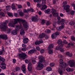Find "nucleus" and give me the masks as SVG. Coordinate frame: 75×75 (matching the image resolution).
<instances>
[{
	"label": "nucleus",
	"instance_id": "f257e3e1",
	"mask_svg": "<svg viewBox=\"0 0 75 75\" xmlns=\"http://www.w3.org/2000/svg\"><path fill=\"white\" fill-rule=\"evenodd\" d=\"M14 22L13 21H11L10 23H9L8 25L9 26H11V27H14V24H17L18 22H20V21H22L23 23V27H25V28H27L28 27V25H27V22H25V20H23L20 18H16L14 19Z\"/></svg>",
	"mask_w": 75,
	"mask_h": 75
},
{
	"label": "nucleus",
	"instance_id": "f03ea898",
	"mask_svg": "<svg viewBox=\"0 0 75 75\" xmlns=\"http://www.w3.org/2000/svg\"><path fill=\"white\" fill-rule=\"evenodd\" d=\"M5 61V59L4 58L0 56V63L1 62L0 64V67L1 69H4L6 68V64L4 63V62Z\"/></svg>",
	"mask_w": 75,
	"mask_h": 75
},
{
	"label": "nucleus",
	"instance_id": "7ed1b4c3",
	"mask_svg": "<svg viewBox=\"0 0 75 75\" xmlns=\"http://www.w3.org/2000/svg\"><path fill=\"white\" fill-rule=\"evenodd\" d=\"M8 21H6L5 22L1 23L0 28H1L2 31H5L6 30V28H7V24L8 23Z\"/></svg>",
	"mask_w": 75,
	"mask_h": 75
},
{
	"label": "nucleus",
	"instance_id": "20e7f679",
	"mask_svg": "<svg viewBox=\"0 0 75 75\" xmlns=\"http://www.w3.org/2000/svg\"><path fill=\"white\" fill-rule=\"evenodd\" d=\"M51 13H52L54 17H57L58 16V13H57L56 10L54 8H52L51 11Z\"/></svg>",
	"mask_w": 75,
	"mask_h": 75
},
{
	"label": "nucleus",
	"instance_id": "39448f33",
	"mask_svg": "<svg viewBox=\"0 0 75 75\" xmlns=\"http://www.w3.org/2000/svg\"><path fill=\"white\" fill-rule=\"evenodd\" d=\"M59 63L60 64V66L61 67V68H65L66 66H67V64L66 63H64L63 65V60L62 59H60L59 60Z\"/></svg>",
	"mask_w": 75,
	"mask_h": 75
},
{
	"label": "nucleus",
	"instance_id": "423d86ee",
	"mask_svg": "<svg viewBox=\"0 0 75 75\" xmlns=\"http://www.w3.org/2000/svg\"><path fill=\"white\" fill-rule=\"evenodd\" d=\"M19 57H20L22 59H25L27 58V55L24 53L22 52L19 54Z\"/></svg>",
	"mask_w": 75,
	"mask_h": 75
},
{
	"label": "nucleus",
	"instance_id": "0eeeda50",
	"mask_svg": "<svg viewBox=\"0 0 75 75\" xmlns=\"http://www.w3.org/2000/svg\"><path fill=\"white\" fill-rule=\"evenodd\" d=\"M42 62H39V64L38 65V70H41L44 67V65L42 63Z\"/></svg>",
	"mask_w": 75,
	"mask_h": 75
},
{
	"label": "nucleus",
	"instance_id": "6e6552de",
	"mask_svg": "<svg viewBox=\"0 0 75 75\" xmlns=\"http://www.w3.org/2000/svg\"><path fill=\"white\" fill-rule=\"evenodd\" d=\"M74 61L73 60H70L68 62V64L70 65L71 67H74Z\"/></svg>",
	"mask_w": 75,
	"mask_h": 75
},
{
	"label": "nucleus",
	"instance_id": "1a4fd4ad",
	"mask_svg": "<svg viewBox=\"0 0 75 75\" xmlns=\"http://www.w3.org/2000/svg\"><path fill=\"white\" fill-rule=\"evenodd\" d=\"M69 7H70L69 5H67L64 7V10H65L66 12L68 13L69 11Z\"/></svg>",
	"mask_w": 75,
	"mask_h": 75
},
{
	"label": "nucleus",
	"instance_id": "9d476101",
	"mask_svg": "<svg viewBox=\"0 0 75 75\" xmlns=\"http://www.w3.org/2000/svg\"><path fill=\"white\" fill-rule=\"evenodd\" d=\"M0 38H2L3 40H7V36L6 35H0Z\"/></svg>",
	"mask_w": 75,
	"mask_h": 75
},
{
	"label": "nucleus",
	"instance_id": "9b49d317",
	"mask_svg": "<svg viewBox=\"0 0 75 75\" xmlns=\"http://www.w3.org/2000/svg\"><path fill=\"white\" fill-rule=\"evenodd\" d=\"M32 68H33V67L31 64V62H30L29 63L28 67V69L29 71H31L32 70Z\"/></svg>",
	"mask_w": 75,
	"mask_h": 75
},
{
	"label": "nucleus",
	"instance_id": "f8f14e48",
	"mask_svg": "<svg viewBox=\"0 0 75 75\" xmlns=\"http://www.w3.org/2000/svg\"><path fill=\"white\" fill-rule=\"evenodd\" d=\"M38 59H39V62H42L44 61V57L42 56H40L38 57Z\"/></svg>",
	"mask_w": 75,
	"mask_h": 75
},
{
	"label": "nucleus",
	"instance_id": "ddd939ff",
	"mask_svg": "<svg viewBox=\"0 0 75 75\" xmlns=\"http://www.w3.org/2000/svg\"><path fill=\"white\" fill-rule=\"evenodd\" d=\"M63 47V44H61L60 46H58L56 47V50H60Z\"/></svg>",
	"mask_w": 75,
	"mask_h": 75
},
{
	"label": "nucleus",
	"instance_id": "4468645a",
	"mask_svg": "<svg viewBox=\"0 0 75 75\" xmlns=\"http://www.w3.org/2000/svg\"><path fill=\"white\" fill-rule=\"evenodd\" d=\"M29 20H31L29 21L30 22H31L32 21H36L37 20V18L33 16L32 17V19H30Z\"/></svg>",
	"mask_w": 75,
	"mask_h": 75
},
{
	"label": "nucleus",
	"instance_id": "2eb2a0df",
	"mask_svg": "<svg viewBox=\"0 0 75 75\" xmlns=\"http://www.w3.org/2000/svg\"><path fill=\"white\" fill-rule=\"evenodd\" d=\"M22 70L23 71V72L24 73V74H25V71H26V68H25V65H23L22 66Z\"/></svg>",
	"mask_w": 75,
	"mask_h": 75
},
{
	"label": "nucleus",
	"instance_id": "dca6fc26",
	"mask_svg": "<svg viewBox=\"0 0 75 75\" xmlns=\"http://www.w3.org/2000/svg\"><path fill=\"white\" fill-rule=\"evenodd\" d=\"M35 52H37V50H31L28 52V54H31Z\"/></svg>",
	"mask_w": 75,
	"mask_h": 75
},
{
	"label": "nucleus",
	"instance_id": "f3484780",
	"mask_svg": "<svg viewBox=\"0 0 75 75\" xmlns=\"http://www.w3.org/2000/svg\"><path fill=\"white\" fill-rule=\"evenodd\" d=\"M28 42V38H25L23 39V42L24 44H27Z\"/></svg>",
	"mask_w": 75,
	"mask_h": 75
},
{
	"label": "nucleus",
	"instance_id": "a211bd4d",
	"mask_svg": "<svg viewBox=\"0 0 75 75\" xmlns=\"http://www.w3.org/2000/svg\"><path fill=\"white\" fill-rule=\"evenodd\" d=\"M45 35L44 33H42V34H40L39 35V38H44V37H45Z\"/></svg>",
	"mask_w": 75,
	"mask_h": 75
},
{
	"label": "nucleus",
	"instance_id": "6ab92c4d",
	"mask_svg": "<svg viewBox=\"0 0 75 75\" xmlns=\"http://www.w3.org/2000/svg\"><path fill=\"white\" fill-rule=\"evenodd\" d=\"M66 55L67 56H69V57H71L72 56V54L71 53H70L69 52H67L66 53Z\"/></svg>",
	"mask_w": 75,
	"mask_h": 75
},
{
	"label": "nucleus",
	"instance_id": "aec40b11",
	"mask_svg": "<svg viewBox=\"0 0 75 75\" xmlns=\"http://www.w3.org/2000/svg\"><path fill=\"white\" fill-rule=\"evenodd\" d=\"M58 72L59 73V74H60V75H62V74L63 73V71H62V69H59L58 70Z\"/></svg>",
	"mask_w": 75,
	"mask_h": 75
},
{
	"label": "nucleus",
	"instance_id": "412c9836",
	"mask_svg": "<svg viewBox=\"0 0 75 75\" xmlns=\"http://www.w3.org/2000/svg\"><path fill=\"white\" fill-rule=\"evenodd\" d=\"M53 47H54V44H51L49 46L48 49V50H50L51 49V48H52Z\"/></svg>",
	"mask_w": 75,
	"mask_h": 75
},
{
	"label": "nucleus",
	"instance_id": "4be33fe9",
	"mask_svg": "<svg viewBox=\"0 0 75 75\" xmlns=\"http://www.w3.org/2000/svg\"><path fill=\"white\" fill-rule=\"evenodd\" d=\"M47 6L45 5V4H44L42 6V8H40L41 10H45V8H47Z\"/></svg>",
	"mask_w": 75,
	"mask_h": 75
},
{
	"label": "nucleus",
	"instance_id": "5701e85b",
	"mask_svg": "<svg viewBox=\"0 0 75 75\" xmlns=\"http://www.w3.org/2000/svg\"><path fill=\"white\" fill-rule=\"evenodd\" d=\"M22 27L23 26H22V25H21V24H20V25H18L16 26L17 29H20L22 28Z\"/></svg>",
	"mask_w": 75,
	"mask_h": 75
},
{
	"label": "nucleus",
	"instance_id": "b1692460",
	"mask_svg": "<svg viewBox=\"0 0 75 75\" xmlns=\"http://www.w3.org/2000/svg\"><path fill=\"white\" fill-rule=\"evenodd\" d=\"M20 11V10H18V12L20 16H24V13H23V12H21V11Z\"/></svg>",
	"mask_w": 75,
	"mask_h": 75
},
{
	"label": "nucleus",
	"instance_id": "393cba45",
	"mask_svg": "<svg viewBox=\"0 0 75 75\" xmlns=\"http://www.w3.org/2000/svg\"><path fill=\"white\" fill-rule=\"evenodd\" d=\"M66 71H67V72H70V71H73V69H71L69 67H67V68Z\"/></svg>",
	"mask_w": 75,
	"mask_h": 75
},
{
	"label": "nucleus",
	"instance_id": "a878e982",
	"mask_svg": "<svg viewBox=\"0 0 75 75\" xmlns=\"http://www.w3.org/2000/svg\"><path fill=\"white\" fill-rule=\"evenodd\" d=\"M12 35H16L17 34V31L16 30H13L11 33Z\"/></svg>",
	"mask_w": 75,
	"mask_h": 75
},
{
	"label": "nucleus",
	"instance_id": "bb28decb",
	"mask_svg": "<svg viewBox=\"0 0 75 75\" xmlns=\"http://www.w3.org/2000/svg\"><path fill=\"white\" fill-rule=\"evenodd\" d=\"M3 52H4V47H3L1 51H0V55H2V54H3Z\"/></svg>",
	"mask_w": 75,
	"mask_h": 75
},
{
	"label": "nucleus",
	"instance_id": "cd10ccee",
	"mask_svg": "<svg viewBox=\"0 0 75 75\" xmlns=\"http://www.w3.org/2000/svg\"><path fill=\"white\" fill-rule=\"evenodd\" d=\"M11 8L13 10H15L16 9V6H15V4H12L11 5Z\"/></svg>",
	"mask_w": 75,
	"mask_h": 75
},
{
	"label": "nucleus",
	"instance_id": "c85d7f7f",
	"mask_svg": "<svg viewBox=\"0 0 75 75\" xmlns=\"http://www.w3.org/2000/svg\"><path fill=\"white\" fill-rule=\"evenodd\" d=\"M65 25L64 23H62V26L59 27V29H62L64 28V26Z\"/></svg>",
	"mask_w": 75,
	"mask_h": 75
},
{
	"label": "nucleus",
	"instance_id": "c756f323",
	"mask_svg": "<svg viewBox=\"0 0 75 75\" xmlns=\"http://www.w3.org/2000/svg\"><path fill=\"white\" fill-rule=\"evenodd\" d=\"M70 25H74L75 24V22L73 21H71L69 23Z\"/></svg>",
	"mask_w": 75,
	"mask_h": 75
},
{
	"label": "nucleus",
	"instance_id": "7c9ffc66",
	"mask_svg": "<svg viewBox=\"0 0 75 75\" xmlns=\"http://www.w3.org/2000/svg\"><path fill=\"white\" fill-rule=\"evenodd\" d=\"M46 70L47 71H51L52 70V68L51 67H48L47 68Z\"/></svg>",
	"mask_w": 75,
	"mask_h": 75
},
{
	"label": "nucleus",
	"instance_id": "2f4dec72",
	"mask_svg": "<svg viewBox=\"0 0 75 75\" xmlns=\"http://www.w3.org/2000/svg\"><path fill=\"white\" fill-rule=\"evenodd\" d=\"M4 13L3 12L0 13V18H1V17L4 16Z\"/></svg>",
	"mask_w": 75,
	"mask_h": 75
},
{
	"label": "nucleus",
	"instance_id": "473e14b6",
	"mask_svg": "<svg viewBox=\"0 0 75 75\" xmlns=\"http://www.w3.org/2000/svg\"><path fill=\"white\" fill-rule=\"evenodd\" d=\"M6 9L7 10H10L11 9V6H8L6 7Z\"/></svg>",
	"mask_w": 75,
	"mask_h": 75
},
{
	"label": "nucleus",
	"instance_id": "72a5a7b5",
	"mask_svg": "<svg viewBox=\"0 0 75 75\" xmlns=\"http://www.w3.org/2000/svg\"><path fill=\"white\" fill-rule=\"evenodd\" d=\"M70 13L71 15L72 16H73L74 14L75 13V11H73V10H71L70 11Z\"/></svg>",
	"mask_w": 75,
	"mask_h": 75
},
{
	"label": "nucleus",
	"instance_id": "f704fd0d",
	"mask_svg": "<svg viewBox=\"0 0 75 75\" xmlns=\"http://www.w3.org/2000/svg\"><path fill=\"white\" fill-rule=\"evenodd\" d=\"M48 54H52V52H53V51L52 50H48Z\"/></svg>",
	"mask_w": 75,
	"mask_h": 75
},
{
	"label": "nucleus",
	"instance_id": "c9c22d12",
	"mask_svg": "<svg viewBox=\"0 0 75 75\" xmlns=\"http://www.w3.org/2000/svg\"><path fill=\"white\" fill-rule=\"evenodd\" d=\"M20 34L21 35H23L24 34V31L23 29H21L20 31Z\"/></svg>",
	"mask_w": 75,
	"mask_h": 75
},
{
	"label": "nucleus",
	"instance_id": "e433bc0d",
	"mask_svg": "<svg viewBox=\"0 0 75 75\" xmlns=\"http://www.w3.org/2000/svg\"><path fill=\"white\" fill-rule=\"evenodd\" d=\"M50 11H51V10L50 9H48L45 11V13L47 14H48L50 12Z\"/></svg>",
	"mask_w": 75,
	"mask_h": 75
},
{
	"label": "nucleus",
	"instance_id": "4c0bfd02",
	"mask_svg": "<svg viewBox=\"0 0 75 75\" xmlns=\"http://www.w3.org/2000/svg\"><path fill=\"white\" fill-rule=\"evenodd\" d=\"M43 42V41H42V40L41 39H40L38 42V44H41V43H42Z\"/></svg>",
	"mask_w": 75,
	"mask_h": 75
},
{
	"label": "nucleus",
	"instance_id": "58836bf2",
	"mask_svg": "<svg viewBox=\"0 0 75 75\" xmlns=\"http://www.w3.org/2000/svg\"><path fill=\"white\" fill-rule=\"evenodd\" d=\"M57 43L59 45L62 44V40H59L57 41Z\"/></svg>",
	"mask_w": 75,
	"mask_h": 75
},
{
	"label": "nucleus",
	"instance_id": "ea45409f",
	"mask_svg": "<svg viewBox=\"0 0 75 75\" xmlns=\"http://www.w3.org/2000/svg\"><path fill=\"white\" fill-rule=\"evenodd\" d=\"M45 51V50H44V49H41L40 51V52L41 54H44V52Z\"/></svg>",
	"mask_w": 75,
	"mask_h": 75
},
{
	"label": "nucleus",
	"instance_id": "a19ab883",
	"mask_svg": "<svg viewBox=\"0 0 75 75\" xmlns=\"http://www.w3.org/2000/svg\"><path fill=\"white\" fill-rule=\"evenodd\" d=\"M56 36L55 35V34H52V38H56Z\"/></svg>",
	"mask_w": 75,
	"mask_h": 75
},
{
	"label": "nucleus",
	"instance_id": "79ce46f5",
	"mask_svg": "<svg viewBox=\"0 0 75 75\" xmlns=\"http://www.w3.org/2000/svg\"><path fill=\"white\" fill-rule=\"evenodd\" d=\"M50 24H51V22L49 21L46 22V25H49Z\"/></svg>",
	"mask_w": 75,
	"mask_h": 75
},
{
	"label": "nucleus",
	"instance_id": "37998d69",
	"mask_svg": "<svg viewBox=\"0 0 75 75\" xmlns=\"http://www.w3.org/2000/svg\"><path fill=\"white\" fill-rule=\"evenodd\" d=\"M7 14L8 16L10 17H12L13 16V14L11 13H8Z\"/></svg>",
	"mask_w": 75,
	"mask_h": 75
},
{
	"label": "nucleus",
	"instance_id": "c03bdc74",
	"mask_svg": "<svg viewBox=\"0 0 75 75\" xmlns=\"http://www.w3.org/2000/svg\"><path fill=\"white\" fill-rule=\"evenodd\" d=\"M46 22V21L45 20H43L42 21L41 24H44Z\"/></svg>",
	"mask_w": 75,
	"mask_h": 75
},
{
	"label": "nucleus",
	"instance_id": "a18cd8bd",
	"mask_svg": "<svg viewBox=\"0 0 75 75\" xmlns=\"http://www.w3.org/2000/svg\"><path fill=\"white\" fill-rule=\"evenodd\" d=\"M71 38L72 41H75V37L74 36H72L71 37Z\"/></svg>",
	"mask_w": 75,
	"mask_h": 75
},
{
	"label": "nucleus",
	"instance_id": "49530a36",
	"mask_svg": "<svg viewBox=\"0 0 75 75\" xmlns=\"http://www.w3.org/2000/svg\"><path fill=\"white\" fill-rule=\"evenodd\" d=\"M42 3L43 4H46V0H42Z\"/></svg>",
	"mask_w": 75,
	"mask_h": 75
},
{
	"label": "nucleus",
	"instance_id": "de8ad7c7",
	"mask_svg": "<svg viewBox=\"0 0 75 75\" xmlns=\"http://www.w3.org/2000/svg\"><path fill=\"white\" fill-rule=\"evenodd\" d=\"M16 70V71H19L20 69V68L19 67H17L15 68Z\"/></svg>",
	"mask_w": 75,
	"mask_h": 75
},
{
	"label": "nucleus",
	"instance_id": "09e8293b",
	"mask_svg": "<svg viewBox=\"0 0 75 75\" xmlns=\"http://www.w3.org/2000/svg\"><path fill=\"white\" fill-rule=\"evenodd\" d=\"M54 65L55 64H54V63H52L50 64V67H54Z\"/></svg>",
	"mask_w": 75,
	"mask_h": 75
},
{
	"label": "nucleus",
	"instance_id": "8fccbe9b",
	"mask_svg": "<svg viewBox=\"0 0 75 75\" xmlns=\"http://www.w3.org/2000/svg\"><path fill=\"white\" fill-rule=\"evenodd\" d=\"M66 33H68V34H70L71 33V30H69L68 31L67 30H66Z\"/></svg>",
	"mask_w": 75,
	"mask_h": 75
},
{
	"label": "nucleus",
	"instance_id": "3c124183",
	"mask_svg": "<svg viewBox=\"0 0 75 75\" xmlns=\"http://www.w3.org/2000/svg\"><path fill=\"white\" fill-rule=\"evenodd\" d=\"M65 22V20H64V19H62L61 21V24H62H62H63V23H64Z\"/></svg>",
	"mask_w": 75,
	"mask_h": 75
},
{
	"label": "nucleus",
	"instance_id": "603ef678",
	"mask_svg": "<svg viewBox=\"0 0 75 75\" xmlns=\"http://www.w3.org/2000/svg\"><path fill=\"white\" fill-rule=\"evenodd\" d=\"M59 58H60L63 59V57H64V56H63L61 54H59Z\"/></svg>",
	"mask_w": 75,
	"mask_h": 75
},
{
	"label": "nucleus",
	"instance_id": "864d4df0",
	"mask_svg": "<svg viewBox=\"0 0 75 75\" xmlns=\"http://www.w3.org/2000/svg\"><path fill=\"white\" fill-rule=\"evenodd\" d=\"M22 46L23 48H25V47H27V45H26L25 44H23L22 45Z\"/></svg>",
	"mask_w": 75,
	"mask_h": 75
},
{
	"label": "nucleus",
	"instance_id": "5fc2aeb1",
	"mask_svg": "<svg viewBox=\"0 0 75 75\" xmlns=\"http://www.w3.org/2000/svg\"><path fill=\"white\" fill-rule=\"evenodd\" d=\"M18 8H22V6L21 5H18Z\"/></svg>",
	"mask_w": 75,
	"mask_h": 75
},
{
	"label": "nucleus",
	"instance_id": "6e6d98bb",
	"mask_svg": "<svg viewBox=\"0 0 75 75\" xmlns=\"http://www.w3.org/2000/svg\"><path fill=\"white\" fill-rule=\"evenodd\" d=\"M63 42L64 44H68V42H67V41H66V40H64L63 41Z\"/></svg>",
	"mask_w": 75,
	"mask_h": 75
},
{
	"label": "nucleus",
	"instance_id": "4d7b16f0",
	"mask_svg": "<svg viewBox=\"0 0 75 75\" xmlns=\"http://www.w3.org/2000/svg\"><path fill=\"white\" fill-rule=\"evenodd\" d=\"M32 62L33 64H35L36 63V61L34 60H32Z\"/></svg>",
	"mask_w": 75,
	"mask_h": 75
},
{
	"label": "nucleus",
	"instance_id": "13d9d810",
	"mask_svg": "<svg viewBox=\"0 0 75 75\" xmlns=\"http://www.w3.org/2000/svg\"><path fill=\"white\" fill-rule=\"evenodd\" d=\"M53 25L54 27H55V26H56V21H55L53 23Z\"/></svg>",
	"mask_w": 75,
	"mask_h": 75
},
{
	"label": "nucleus",
	"instance_id": "bf43d9fd",
	"mask_svg": "<svg viewBox=\"0 0 75 75\" xmlns=\"http://www.w3.org/2000/svg\"><path fill=\"white\" fill-rule=\"evenodd\" d=\"M30 11H31V12H34V10L32 8H30Z\"/></svg>",
	"mask_w": 75,
	"mask_h": 75
},
{
	"label": "nucleus",
	"instance_id": "052dcab7",
	"mask_svg": "<svg viewBox=\"0 0 75 75\" xmlns=\"http://www.w3.org/2000/svg\"><path fill=\"white\" fill-rule=\"evenodd\" d=\"M55 34L56 36V35H59V32H57L55 33Z\"/></svg>",
	"mask_w": 75,
	"mask_h": 75
},
{
	"label": "nucleus",
	"instance_id": "680f3d73",
	"mask_svg": "<svg viewBox=\"0 0 75 75\" xmlns=\"http://www.w3.org/2000/svg\"><path fill=\"white\" fill-rule=\"evenodd\" d=\"M42 7V5L41 4H38V7Z\"/></svg>",
	"mask_w": 75,
	"mask_h": 75
},
{
	"label": "nucleus",
	"instance_id": "e2e57ef3",
	"mask_svg": "<svg viewBox=\"0 0 75 75\" xmlns=\"http://www.w3.org/2000/svg\"><path fill=\"white\" fill-rule=\"evenodd\" d=\"M11 31V29H8L7 30L8 33H10V31Z\"/></svg>",
	"mask_w": 75,
	"mask_h": 75
},
{
	"label": "nucleus",
	"instance_id": "0e129e2a",
	"mask_svg": "<svg viewBox=\"0 0 75 75\" xmlns=\"http://www.w3.org/2000/svg\"><path fill=\"white\" fill-rule=\"evenodd\" d=\"M47 33H51V31L49 29L47 30Z\"/></svg>",
	"mask_w": 75,
	"mask_h": 75
},
{
	"label": "nucleus",
	"instance_id": "69168bd1",
	"mask_svg": "<svg viewBox=\"0 0 75 75\" xmlns=\"http://www.w3.org/2000/svg\"><path fill=\"white\" fill-rule=\"evenodd\" d=\"M25 63L28 64V60L27 59H25Z\"/></svg>",
	"mask_w": 75,
	"mask_h": 75
},
{
	"label": "nucleus",
	"instance_id": "338daca9",
	"mask_svg": "<svg viewBox=\"0 0 75 75\" xmlns=\"http://www.w3.org/2000/svg\"><path fill=\"white\" fill-rule=\"evenodd\" d=\"M27 4L28 6H30V3L29 2H28L27 3Z\"/></svg>",
	"mask_w": 75,
	"mask_h": 75
},
{
	"label": "nucleus",
	"instance_id": "774afa93",
	"mask_svg": "<svg viewBox=\"0 0 75 75\" xmlns=\"http://www.w3.org/2000/svg\"><path fill=\"white\" fill-rule=\"evenodd\" d=\"M72 6H73V7H74V10H75V4H72Z\"/></svg>",
	"mask_w": 75,
	"mask_h": 75
}]
</instances>
